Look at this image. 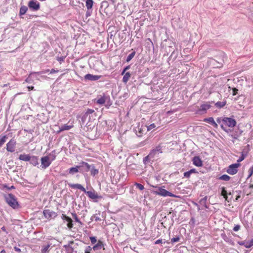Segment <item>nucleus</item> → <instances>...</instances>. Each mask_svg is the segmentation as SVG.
Masks as SVG:
<instances>
[{
  "label": "nucleus",
  "instance_id": "nucleus-4",
  "mask_svg": "<svg viewBox=\"0 0 253 253\" xmlns=\"http://www.w3.org/2000/svg\"><path fill=\"white\" fill-rule=\"evenodd\" d=\"M30 9L33 11H36L40 8V3L36 0H30L28 3Z\"/></svg>",
  "mask_w": 253,
  "mask_h": 253
},
{
  "label": "nucleus",
  "instance_id": "nucleus-14",
  "mask_svg": "<svg viewBox=\"0 0 253 253\" xmlns=\"http://www.w3.org/2000/svg\"><path fill=\"white\" fill-rule=\"evenodd\" d=\"M101 76L100 75H93L90 74L85 75L84 76V79L85 81H97L101 78Z\"/></svg>",
  "mask_w": 253,
  "mask_h": 253
},
{
  "label": "nucleus",
  "instance_id": "nucleus-20",
  "mask_svg": "<svg viewBox=\"0 0 253 253\" xmlns=\"http://www.w3.org/2000/svg\"><path fill=\"white\" fill-rule=\"evenodd\" d=\"M204 121L211 125L213 127L217 128L218 125L214 121L212 117H209L204 119Z\"/></svg>",
  "mask_w": 253,
  "mask_h": 253
},
{
  "label": "nucleus",
  "instance_id": "nucleus-22",
  "mask_svg": "<svg viewBox=\"0 0 253 253\" xmlns=\"http://www.w3.org/2000/svg\"><path fill=\"white\" fill-rule=\"evenodd\" d=\"M31 157L29 154H22L20 155L19 159L25 162H29Z\"/></svg>",
  "mask_w": 253,
  "mask_h": 253
},
{
  "label": "nucleus",
  "instance_id": "nucleus-12",
  "mask_svg": "<svg viewBox=\"0 0 253 253\" xmlns=\"http://www.w3.org/2000/svg\"><path fill=\"white\" fill-rule=\"evenodd\" d=\"M146 127V126L138 125L134 129L136 135L139 137L141 136L145 131Z\"/></svg>",
  "mask_w": 253,
  "mask_h": 253
},
{
  "label": "nucleus",
  "instance_id": "nucleus-16",
  "mask_svg": "<svg viewBox=\"0 0 253 253\" xmlns=\"http://www.w3.org/2000/svg\"><path fill=\"white\" fill-rule=\"evenodd\" d=\"M192 162L194 165L196 167H200L203 166V162L198 156H195L192 159Z\"/></svg>",
  "mask_w": 253,
  "mask_h": 253
},
{
  "label": "nucleus",
  "instance_id": "nucleus-31",
  "mask_svg": "<svg viewBox=\"0 0 253 253\" xmlns=\"http://www.w3.org/2000/svg\"><path fill=\"white\" fill-rule=\"evenodd\" d=\"M207 199H208L207 196H205L203 198L201 199L199 201L200 204L201 205L204 206L205 208H208L207 206Z\"/></svg>",
  "mask_w": 253,
  "mask_h": 253
},
{
  "label": "nucleus",
  "instance_id": "nucleus-56",
  "mask_svg": "<svg viewBox=\"0 0 253 253\" xmlns=\"http://www.w3.org/2000/svg\"><path fill=\"white\" fill-rule=\"evenodd\" d=\"M241 228V226L240 225H236L234 228L233 230L235 232L239 231Z\"/></svg>",
  "mask_w": 253,
  "mask_h": 253
},
{
  "label": "nucleus",
  "instance_id": "nucleus-19",
  "mask_svg": "<svg viewBox=\"0 0 253 253\" xmlns=\"http://www.w3.org/2000/svg\"><path fill=\"white\" fill-rule=\"evenodd\" d=\"M69 186L72 188L78 189L81 190L84 193L85 192V188L80 184H72L70 183L68 184Z\"/></svg>",
  "mask_w": 253,
  "mask_h": 253
},
{
  "label": "nucleus",
  "instance_id": "nucleus-28",
  "mask_svg": "<svg viewBox=\"0 0 253 253\" xmlns=\"http://www.w3.org/2000/svg\"><path fill=\"white\" fill-rule=\"evenodd\" d=\"M242 133V131L239 134L237 131L233 132V131H232V133L229 134V136L234 139H237L238 137L241 135Z\"/></svg>",
  "mask_w": 253,
  "mask_h": 253
},
{
  "label": "nucleus",
  "instance_id": "nucleus-49",
  "mask_svg": "<svg viewBox=\"0 0 253 253\" xmlns=\"http://www.w3.org/2000/svg\"><path fill=\"white\" fill-rule=\"evenodd\" d=\"M248 172L249 175L247 177V179L249 178L253 174V166L249 169Z\"/></svg>",
  "mask_w": 253,
  "mask_h": 253
},
{
  "label": "nucleus",
  "instance_id": "nucleus-18",
  "mask_svg": "<svg viewBox=\"0 0 253 253\" xmlns=\"http://www.w3.org/2000/svg\"><path fill=\"white\" fill-rule=\"evenodd\" d=\"M69 174L71 175H74L75 174L80 172V168L79 165L76 166L75 167H72L68 169V171Z\"/></svg>",
  "mask_w": 253,
  "mask_h": 253
},
{
  "label": "nucleus",
  "instance_id": "nucleus-45",
  "mask_svg": "<svg viewBox=\"0 0 253 253\" xmlns=\"http://www.w3.org/2000/svg\"><path fill=\"white\" fill-rule=\"evenodd\" d=\"M61 218L63 220H65L68 222H70V221H72V219L70 217L63 214H62Z\"/></svg>",
  "mask_w": 253,
  "mask_h": 253
},
{
  "label": "nucleus",
  "instance_id": "nucleus-47",
  "mask_svg": "<svg viewBox=\"0 0 253 253\" xmlns=\"http://www.w3.org/2000/svg\"><path fill=\"white\" fill-rule=\"evenodd\" d=\"M37 75V74H32V73H31L29 75V76L28 77V78H27V79L25 80V82H27V83H31V76L32 75Z\"/></svg>",
  "mask_w": 253,
  "mask_h": 253
},
{
  "label": "nucleus",
  "instance_id": "nucleus-64",
  "mask_svg": "<svg viewBox=\"0 0 253 253\" xmlns=\"http://www.w3.org/2000/svg\"><path fill=\"white\" fill-rule=\"evenodd\" d=\"M246 242L245 241H238V244L241 246H244L245 247Z\"/></svg>",
  "mask_w": 253,
  "mask_h": 253
},
{
  "label": "nucleus",
  "instance_id": "nucleus-2",
  "mask_svg": "<svg viewBox=\"0 0 253 253\" xmlns=\"http://www.w3.org/2000/svg\"><path fill=\"white\" fill-rule=\"evenodd\" d=\"M96 103L99 105H103L105 104V106L107 108H109L112 105V102L111 101L110 96L105 94L96 99Z\"/></svg>",
  "mask_w": 253,
  "mask_h": 253
},
{
  "label": "nucleus",
  "instance_id": "nucleus-40",
  "mask_svg": "<svg viewBox=\"0 0 253 253\" xmlns=\"http://www.w3.org/2000/svg\"><path fill=\"white\" fill-rule=\"evenodd\" d=\"M6 135L0 136V147H1L6 141Z\"/></svg>",
  "mask_w": 253,
  "mask_h": 253
},
{
  "label": "nucleus",
  "instance_id": "nucleus-37",
  "mask_svg": "<svg viewBox=\"0 0 253 253\" xmlns=\"http://www.w3.org/2000/svg\"><path fill=\"white\" fill-rule=\"evenodd\" d=\"M152 156H149V154L144 157L143 159V162L145 165H146L150 162V159H152Z\"/></svg>",
  "mask_w": 253,
  "mask_h": 253
},
{
  "label": "nucleus",
  "instance_id": "nucleus-15",
  "mask_svg": "<svg viewBox=\"0 0 253 253\" xmlns=\"http://www.w3.org/2000/svg\"><path fill=\"white\" fill-rule=\"evenodd\" d=\"M222 58L219 61H217L215 59H212V63L214 66H215V67L220 68L223 66V64L224 62V55L223 53L222 54Z\"/></svg>",
  "mask_w": 253,
  "mask_h": 253
},
{
  "label": "nucleus",
  "instance_id": "nucleus-54",
  "mask_svg": "<svg viewBox=\"0 0 253 253\" xmlns=\"http://www.w3.org/2000/svg\"><path fill=\"white\" fill-rule=\"evenodd\" d=\"M92 248L90 246H87L85 248L84 253H90L91 251L92 250Z\"/></svg>",
  "mask_w": 253,
  "mask_h": 253
},
{
  "label": "nucleus",
  "instance_id": "nucleus-24",
  "mask_svg": "<svg viewBox=\"0 0 253 253\" xmlns=\"http://www.w3.org/2000/svg\"><path fill=\"white\" fill-rule=\"evenodd\" d=\"M221 237L226 242L228 243L231 245H233L234 243L232 239L230 237H227L225 233L221 234Z\"/></svg>",
  "mask_w": 253,
  "mask_h": 253
},
{
  "label": "nucleus",
  "instance_id": "nucleus-41",
  "mask_svg": "<svg viewBox=\"0 0 253 253\" xmlns=\"http://www.w3.org/2000/svg\"><path fill=\"white\" fill-rule=\"evenodd\" d=\"M72 217L75 219V221L82 225V222L78 218V216L76 213H72Z\"/></svg>",
  "mask_w": 253,
  "mask_h": 253
},
{
  "label": "nucleus",
  "instance_id": "nucleus-26",
  "mask_svg": "<svg viewBox=\"0 0 253 253\" xmlns=\"http://www.w3.org/2000/svg\"><path fill=\"white\" fill-rule=\"evenodd\" d=\"M90 167H91V168L90 169L89 171H90L91 175L94 176L98 173L99 171L97 169H95L94 165H91Z\"/></svg>",
  "mask_w": 253,
  "mask_h": 253
},
{
  "label": "nucleus",
  "instance_id": "nucleus-9",
  "mask_svg": "<svg viewBox=\"0 0 253 253\" xmlns=\"http://www.w3.org/2000/svg\"><path fill=\"white\" fill-rule=\"evenodd\" d=\"M51 164L49 158L45 156L41 158V168L43 169H45L48 168Z\"/></svg>",
  "mask_w": 253,
  "mask_h": 253
},
{
  "label": "nucleus",
  "instance_id": "nucleus-33",
  "mask_svg": "<svg viewBox=\"0 0 253 253\" xmlns=\"http://www.w3.org/2000/svg\"><path fill=\"white\" fill-rule=\"evenodd\" d=\"M55 151L53 150L48 156H47L49 158V160H50V162L51 163L52 161L55 160V159L56 158V155H55Z\"/></svg>",
  "mask_w": 253,
  "mask_h": 253
},
{
  "label": "nucleus",
  "instance_id": "nucleus-17",
  "mask_svg": "<svg viewBox=\"0 0 253 253\" xmlns=\"http://www.w3.org/2000/svg\"><path fill=\"white\" fill-rule=\"evenodd\" d=\"M84 193H85L88 197L91 199H96L101 198V197L98 196V195L94 191H87L85 190Z\"/></svg>",
  "mask_w": 253,
  "mask_h": 253
},
{
  "label": "nucleus",
  "instance_id": "nucleus-46",
  "mask_svg": "<svg viewBox=\"0 0 253 253\" xmlns=\"http://www.w3.org/2000/svg\"><path fill=\"white\" fill-rule=\"evenodd\" d=\"M246 156V155H245L243 152H242L241 156L238 159L237 163H239L240 164V163L241 162H242V161H243L245 159Z\"/></svg>",
  "mask_w": 253,
  "mask_h": 253
},
{
  "label": "nucleus",
  "instance_id": "nucleus-7",
  "mask_svg": "<svg viewBox=\"0 0 253 253\" xmlns=\"http://www.w3.org/2000/svg\"><path fill=\"white\" fill-rule=\"evenodd\" d=\"M240 165L239 163H235L230 165L227 169V172L231 175L235 174L238 172V168Z\"/></svg>",
  "mask_w": 253,
  "mask_h": 253
},
{
  "label": "nucleus",
  "instance_id": "nucleus-23",
  "mask_svg": "<svg viewBox=\"0 0 253 253\" xmlns=\"http://www.w3.org/2000/svg\"><path fill=\"white\" fill-rule=\"evenodd\" d=\"M38 157L36 156H31L29 162L31 164L34 166H36L39 165Z\"/></svg>",
  "mask_w": 253,
  "mask_h": 253
},
{
  "label": "nucleus",
  "instance_id": "nucleus-48",
  "mask_svg": "<svg viewBox=\"0 0 253 253\" xmlns=\"http://www.w3.org/2000/svg\"><path fill=\"white\" fill-rule=\"evenodd\" d=\"M135 185L136 186V187L137 188H138L139 189H140V190H143L144 189V186L141 184H140V183H136L135 184Z\"/></svg>",
  "mask_w": 253,
  "mask_h": 253
},
{
  "label": "nucleus",
  "instance_id": "nucleus-51",
  "mask_svg": "<svg viewBox=\"0 0 253 253\" xmlns=\"http://www.w3.org/2000/svg\"><path fill=\"white\" fill-rule=\"evenodd\" d=\"M179 240H180V238L178 236H177V237H173V238H171V242L172 243L177 242H178L179 241Z\"/></svg>",
  "mask_w": 253,
  "mask_h": 253
},
{
  "label": "nucleus",
  "instance_id": "nucleus-36",
  "mask_svg": "<svg viewBox=\"0 0 253 253\" xmlns=\"http://www.w3.org/2000/svg\"><path fill=\"white\" fill-rule=\"evenodd\" d=\"M81 120L83 124H84L86 123V121H90V119H89V116L84 113L82 116Z\"/></svg>",
  "mask_w": 253,
  "mask_h": 253
},
{
  "label": "nucleus",
  "instance_id": "nucleus-57",
  "mask_svg": "<svg viewBox=\"0 0 253 253\" xmlns=\"http://www.w3.org/2000/svg\"><path fill=\"white\" fill-rule=\"evenodd\" d=\"M90 240L92 244H95L97 241L95 237H90Z\"/></svg>",
  "mask_w": 253,
  "mask_h": 253
},
{
  "label": "nucleus",
  "instance_id": "nucleus-63",
  "mask_svg": "<svg viewBox=\"0 0 253 253\" xmlns=\"http://www.w3.org/2000/svg\"><path fill=\"white\" fill-rule=\"evenodd\" d=\"M252 247V246H251V244H250V242L249 241V242H246V245H245V248H250Z\"/></svg>",
  "mask_w": 253,
  "mask_h": 253
},
{
  "label": "nucleus",
  "instance_id": "nucleus-52",
  "mask_svg": "<svg viewBox=\"0 0 253 253\" xmlns=\"http://www.w3.org/2000/svg\"><path fill=\"white\" fill-rule=\"evenodd\" d=\"M2 187H3V188L4 189H6L7 190H11V189H15V187L14 186H11L10 187H9L6 184H3L2 185Z\"/></svg>",
  "mask_w": 253,
  "mask_h": 253
},
{
  "label": "nucleus",
  "instance_id": "nucleus-43",
  "mask_svg": "<svg viewBox=\"0 0 253 253\" xmlns=\"http://www.w3.org/2000/svg\"><path fill=\"white\" fill-rule=\"evenodd\" d=\"M220 126L221 127V128L224 130L226 133H227L228 134H230V133H231L233 130L232 129H227L223 125V124H221L220 125Z\"/></svg>",
  "mask_w": 253,
  "mask_h": 253
},
{
  "label": "nucleus",
  "instance_id": "nucleus-10",
  "mask_svg": "<svg viewBox=\"0 0 253 253\" xmlns=\"http://www.w3.org/2000/svg\"><path fill=\"white\" fill-rule=\"evenodd\" d=\"M79 166L80 168V172H88L90 170V169L91 168V167H90L91 165L85 162H82L80 163Z\"/></svg>",
  "mask_w": 253,
  "mask_h": 253
},
{
  "label": "nucleus",
  "instance_id": "nucleus-53",
  "mask_svg": "<svg viewBox=\"0 0 253 253\" xmlns=\"http://www.w3.org/2000/svg\"><path fill=\"white\" fill-rule=\"evenodd\" d=\"M49 71H50L49 70L47 69V70H45L42 71L41 72H32V74H37V75H40V74L47 73Z\"/></svg>",
  "mask_w": 253,
  "mask_h": 253
},
{
  "label": "nucleus",
  "instance_id": "nucleus-60",
  "mask_svg": "<svg viewBox=\"0 0 253 253\" xmlns=\"http://www.w3.org/2000/svg\"><path fill=\"white\" fill-rule=\"evenodd\" d=\"M238 89L236 88H233L232 89V95H236L238 93Z\"/></svg>",
  "mask_w": 253,
  "mask_h": 253
},
{
  "label": "nucleus",
  "instance_id": "nucleus-8",
  "mask_svg": "<svg viewBox=\"0 0 253 253\" xmlns=\"http://www.w3.org/2000/svg\"><path fill=\"white\" fill-rule=\"evenodd\" d=\"M211 107L210 103L208 102L202 104L197 110V113L203 114L207 112V110Z\"/></svg>",
  "mask_w": 253,
  "mask_h": 253
},
{
  "label": "nucleus",
  "instance_id": "nucleus-3",
  "mask_svg": "<svg viewBox=\"0 0 253 253\" xmlns=\"http://www.w3.org/2000/svg\"><path fill=\"white\" fill-rule=\"evenodd\" d=\"M222 124H223L224 126L225 125L230 127H234L237 124L236 120L231 118L224 117L222 119Z\"/></svg>",
  "mask_w": 253,
  "mask_h": 253
},
{
  "label": "nucleus",
  "instance_id": "nucleus-1",
  "mask_svg": "<svg viewBox=\"0 0 253 253\" xmlns=\"http://www.w3.org/2000/svg\"><path fill=\"white\" fill-rule=\"evenodd\" d=\"M6 203L12 209H17L19 208V204L15 197L12 194H8L4 196Z\"/></svg>",
  "mask_w": 253,
  "mask_h": 253
},
{
  "label": "nucleus",
  "instance_id": "nucleus-13",
  "mask_svg": "<svg viewBox=\"0 0 253 253\" xmlns=\"http://www.w3.org/2000/svg\"><path fill=\"white\" fill-rule=\"evenodd\" d=\"M158 194L162 196L167 197V196H169L171 197H174L175 196L169 192V191H167V190L163 189V188H160L159 190V191L158 192Z\"/></svg>",
  "mask_w": 253,
  "mask_h": 253
},
{
  "label": "nucleus",
  "instance_id": "nucleus-11",
  "mask_svg": "<svg viewBox=\"0 0 253 253\" xmlns=\"http://www.w3.org/2000/svg\"><path fill=\"white\" fill-rule=\"evenodd\" d=\"M43 214L44 216L48 219L55 218L57 216V213L55 212L51 211L49 210H44L43 211Z\"/></svg>",
  "mask_w": 253,
  "mask_h": 253
},
{
  "label": "nucleus",
  "instance_id": "nucleus-5",
  "mask_svg": "<svg viewBox=\"0 0 253 253\" xmlns=\"http://www.w3.org/2000/svg\"><path fill=\"white\" fill-rule=\"evenodd\" d=\"M16 140L14 138L11 139L6 144V149L8 152L12 153L15 151Z\"/></svg>",
  "mask_w": 253,
  "mask_h": 253
},
{
  "label": "nucleus",
  "instance_id": "nucleus-32",
  "mask_svg": "<svg viewBox=\"0 0 253 253\" xmlns=\"http://www.w3.org/2000/svg\"><path fill=\"white\" fill-rule=\"evenodd\" d=\"M109 6V3L108 2V1H106V0H104L103 1H102V2L101 3V5H100V9H104V10H105L107 8H108Z\"/></svg>",
  "mask_w": 253,
  "mask_h": 253
},
{
  "label": "nucleus",
  "instance_id": "nucleus-61",
  "mask_svg": "<svg viewBox=\"0 0 253 253\" xmlns=\"http://www.w3.org/2000/svg\"><path fill=\"white\" fill-rule=\"evenodd\" d=\"M67 225L69 229L72 228L73 226V224L72 223V220L70 221V222H68Z\"/></svg>",
  "mask_w": 253,
  "mask_h": 253
},
{
  "label": "nucleus",
  "instance_id": "nucleus-34",
  "mask_svg": "<svg viewBox=\"0 0 253 253\" xmlns=\"http://www.w3.org/2000/svg\"><path fill=\"white\" fill-rule=\"evenodd\" d=\"M226 101H222V102L218 101L215 104V106L218 108H221L223 107L226 105Z\"/></svg>",
  "mask_w": 253,
  "mask_h": 253
},
{
  "label": "nucleus",
  "instance_id": "nucleus-30",
  "mask_svg": "<svg viewBox=\"0 0 253 253\" xmlns=\"http://www.w3.org/2000/svg\"><path fill=\"white\" fill-rule=\"evenodd\" d=\"M130 77V74L129 72H126L123 78V82L126 84L129 80Z\"/></svg>",
  "mask_w": 253,
  "mask_h": 253
},
{
  "label": "nucleus",
  "instance_id": "nucleus-58",
  "mask_svg": "<svg viewBox=\"0 0 253 253\" xmlns=\"http://www.w3.org/2000/svg\"><path fill=\"white\" fill-rule=\"evenodd\" d=\"M91 13H92V10L90 9V10H87V11L86 12V13H85V15L87 17H89L91 16Z\"/></svg>",
  "mask_w": 253,
  "mask_h": 253
},
{
  "label": "nucleus",
  "instance_id": "nucleus-55",
  "mask_svg": "<svg viewBox=\"0 0 253 253\" xmlns=\"http://www.w3.org/2000/svg\"><path fill=\"white\" fill-rule=\"evenodd\" d=\"M191 174V173L190 171L189 170V171L185 172L184 173V176L186 178H188L190 177Z\"/></svg>",
  "mask_w": 253,
  "mask_h": 253
},
{
  "label": "nucleus",
  "instance_id": "nucleus-38",
  "mask_svg": "<svg viewBox=\"0 0 253 253\" xmlns=\"http://www.w3.org/2000/svg\"><path fill=\"white\" fill-rule=\"evenodd\" d=\"M219 179L220 180H222L227 181L230 180V177L229 176H228V175H227V174H223V175H221L219 178Z\"/></svg>",
  "mask_w": 253,
  "mask_h": 253
},
{
  "label": "nucleus",
  "instance_id": "nucleus-35",
  "mask_svg": "<svg viewBox=\"0 0 253 253\" xmlns=\"http://www.w3.org/2000/svg\"><path fill=\"white\" fill-rule=\"evenodd\" d=\"M50 246V245L48 244L47 245L43 247L41 250V253H49Z\"/></svg>",
  "mask_w": 253,
  "mask_h": 253
},
{
  "label": "nucleus",
  "instance_id": "nucleus-29",
  "mask_svg": "<svg viewBox=\"0 0 253 253\" xmlns=\"http://www.w3.org/2000/svg\"><path fill=\"white\" fill-rule=\"evenodd\" d=\"M28 10V7L26 6L23 5L20 8L19 15L20 16L24 15Z\"/></svg>",
  "mask_w": 253,
  "mask_h": 253
},
{
  "label": "nucleus",
  "instance_id": "nucleus-6",
  "mask_svg": "<svg viewBox=\"0 0 253 253\" xmlns=\"http://www.w3.org/2000/svg\"><path fill=\"white\" fill-rule=\"evenodd\" d=\"M163 153L162 146L159 144L156 147L155 149H152L149 153V156H152L153 158L158 157L160 154Z\"/></svg>",
  "mask_w": 253,
  "mask_h": 253
},
{
  "label": "nucleus",
  "instance_id": "nucleus-62",
  "mask_svg": "<svg viewBox=\"0 0 253 253\" xmlns=\"http://www.w3.org/2000/svg\"><path fill=\"white\" fill-rule=\"evenodd\" d=\"M92 217L94 218L96 221L101 220L99 216H96V215H94Z\"/></svg>",
  "mask_w": 253,
  "mask_h": 253
},
{
  "label": "nucleus",
  "instance_id": "nucleus-27",
  "mask_svg": "<svg viewBox=\"0 0 253 253\" xmlns=\"http://www.w3.org/2000/svg\"><path fill=\"white\" fill-rule=\"evenodd\" d=\"M93 2H94L93 0H86L85 6L87 10L91 9L93 6Z\"/></svg>",
  "mask_w": 253,
  "mask_h": 253
},
{
  "label": "nucleus",
  "instance_id": "nucleus-25",
  "mask_svg": "<svg viewBox=\"0 0 253 253\" xmlns=\"http://www.w3.org/2000/svg\"><path fill=\"white\" fill-rule=\"evenodd\" d=\"M103 243L102 241L99 240L97 243L92 247V249L94 251H98L100 250L102 247H103Z\"/></svg>",
  "mask_w": 253,
  "mask_h": 253
},
{
  "label": "nucleus",
  "instance_id": "nucleus-39",
  "mask_svg": "<svg viewBox=\"0 0 253 253\" xmlns=\"http://www.w3.org/2000/svg\"><path fill=\"white\" fill-rule=\"evenodd\" d=\"M135 55V51H133L132 52H131L130 54H129L126 59V61L127 62H129L133 58V57L134 56V55Z\"/></svg>",
  "mask_w": 253,
  "mask_h": 253
},
{
  "label": "nucleus",
  "instance_id": "nucleus-44",
  "mask_svg": "<svg viewBox=\"0 0 253 253\" xmlns=\"http://www.w3.org/2000/svg\"><path fill=\"white\" fill-rule=\"evenodd\" d=\"M221 195L223 196V197L227 200V192L225 190V188L222 187V191H221Z\"/></svg>",
  "mask_w": 253,
  "mask_h": 253
},
{
  "label": "nucleus",
  "instance_id": "nucleus-59",
  "mask_svg": "<svg viewBox=\"0 0 253 253\" xmlns=\"http://www.w3.org/2000/svg\"><path fill=\"white\" fill-rule=\"evenodd\" d=\"M65 56H61L60 57H58L57 58V60L60 62L61 63L63 62L65 60Z\"/></svg>",
  "mask_w": 253,
  "mask_h": 253
},
{
  "label": "nucleus",
  "instance_id": "nucleus-42",
  "mask_svg": "<svg viewBox=\"0 0 253 253\" xmlns=\"http://www.w3.org/2000/svg\"><path fill=\"white\" fill-rule=\"evenodd\" d=\"M89 116V119H90V115L94 113V110L91 109H87L84 113Z\"/></svg>",
  "mask_w": 253,
  "mask_h": 253
},
{
  "label": "nucleus",
  "instance_id": "nucleus-21",
  "mask_svg": "<svg viewBox=\"0 0 253 253\" xmlns=\"http://www.w3.org/2000/svg\"><path fill=\"white\" fill-rule=\"evenodd\" d=\"M72 127V126L68 125L67 124L62 125L59 127V129L57 131V133L59 134L63 131L70 130Z\"/></svg>",
  "mask_w": 253,
  "mask_h": 253
},
{
  "label": "nucleus",
  "instance_id": "nucleus-50",
  "mask_svg": "<svg viewBox=\"0 0 253 253\" xmlns=\"http://www.w3.org/2000/svg\"><path fill=\"white\" fill-rule=\"evenodd\" d=\"M155 127H156V125L154 123L151 124L150 125H149L147 126H146L147 131H150V130H152L153 128H155Z\"/></svg>",
  "mask_w": 253,
  "mask_h": 253
}]
</instances>
